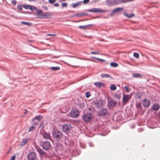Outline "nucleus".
I'll use <instances>...</instances> for the list:
<instances>
[{
  "instance_id": "obj_1",
  "label": "nucleus",
  "mask_w": 160,
  "mask_h": 160,
  "mask_svg": "<svg viewBox=\"0 0 160 160\" xmlns=\"http://www.w3.org/2000/svg\"><path fill=\"white\" fill-rule=\"evenodd\" d=\"M130 1L131 0H107L106 2L109 5H113Z\"/></svg>"
},
{
  "instance_id": "obj_2",
  "label": "nucleus",
  "mask_w": 160,
  "mask_h": 160,
  "mask_svg": "<svg viewBox=\"0 0 160 160\" xmlns=\"http://www.w3.org/2000/svg\"><path fill=\"white\" fill-rule=\"evenodd\" d=\"M62 133L58 129H56L52 131V137L55 140H60L62 137Z\"/></svg>"
},
{
  "instance_id": "obj_3",
  "label": "nucleus",
  "mask_w": 160,
  "mask_h": 160,
  "mask_svg": "<svg viewBox=\"0 0 160 160\" xmlns=\"http://www.w3.org/2000/svg\"><path fill=\"white\" fill-rule=\"evenodd\" d=\"M42 148L45 150H48L51 149V147L49 142L45 141L42 142L41 145Z\"/></svg>"
},
{
  "instance_id": "obj_4",
  "label": "nucleus",
  "mask_w": 160,
  "mask_h": 160,
  "mask_svg": "<svg viewBox=\"0 0 160 160\" xmlns=\"http://www.w3.org/2000/svg\"><path fill=\"white\" fill-rule=\"evenodd\" d=\"M95 105L97 109H99L104 107V103L102 99L96 100L95 102Z\"/></svg>"
},
{
  "instance_id": "obj_5",
  "label": "nucleus",
  "mask_w": 160,
  "mask_h": 160,
  "mask_svg": "<svg viewBox=\"0 0 160 160\" xmlns=\"http://www.w3.org/2000/svg\"><path fill=\"white\" fill-rule=\"evenodd\" d=\"M108 110L107 108H102L100 109L98 112V116L99 117H103L108 114Z\"/></svg>"
},
{
  "instance_id": "obj_6",
  "label": "nucleus",
  "mask_w": 160,
  "mask_h": 160,
  "mask_svg": "<svg viewBox=\"0 0 160 160\" xmlns=\"http://www.w3.org/2000/svg\"><path fill=\"white\" fill-rule=\"evenodd\" d=\"M71 125L68 124H65L63 125L62 128L63 132L67 133L68 132L72 129Z\"/></svg>"
},
{
  "instance_id": "obj_7",
  "label": "nucleus",
  "mask_w": 160,
  "mask_h": 160,
  "mask_svg": "<svg viewBox=\"0 0 160 160\" xmlns=\"http://www.w3.org/2000/svg\"><path fill=\"white\" fill-rule=\"evenodd\" d=\"M36 158V153L34 152H31L27 155L28 160H35Z\"/></svg>"
},
{
  "instance_id": "obj_8",
  "label": "nucleus",
  "mask_w": 160,
  "mask_h": 160,
  "mask_svg": "<svg viewBox=\"0 0 160 160\" xmlns=\"http://www.w3.org/2000/svg\"><path fill=\"white\" fill-rule=\"evenodd\" d=\"M36 149L38 153L41 156L46 157L47 156V153L38 146L36 147Z\"/></svg>"
},
{
  "instance_id": "obj_9",
  "label": "nucleus",
  "mask_w": 160,
  "mask_h": 160,
  "mask_svg": "<svg viewBox=\"0 0 160 160\" xmlns=\"http://www.w3.org/2000/svg\"><path fill=\"white\" fill-rule=\"evenodd\" d=\"M88 11L90 12L94 13L105 12H106V10H102L98 8H92L89 9Z\"/></svg>"
},
{
  "instance_id": "obj_10",
  "label": "nucleus",
  "mask_w": 160,
  "mask_h": 160,
  "mask_svg": "<svg viewBox=\"0 0 160 160\" xmlns=\"http://www.w3.org/2000/svg\"><path fill=\"white\" fill-rule=\"evenodd\" d=\"M92 118V116L90 114H87L84 115L82 117V119L85 122H88L90 121Z\"/></svg>"
},
{
  "instance_id": "obj_11",
  "label": "nucleus",
  "mask_w": 160,
  "mask_h": 160,
  "mask_svg": "<svg viewBox=\"0 0 160 160\" xmlns=\"http://www.w3.org/2000/svg\"><path fill=\"white\" fill-rule=\"evenodd\" d=\"M79 112L76 109H73L70 113V116L73 118L77 117L79 115Z\"/></svg>"
},
{
  "instance_id": "obj_12",
  "label": "nucleus",
  "mask_w": 160,
  "mask_h": 160,
  "mask_svg": "<svg viewBox=\"0 0 160 160\" xmlns=\"http://www.w3.org/2000/svg\"><path fill=\"white\" fill-rule=\"evenodd\" d=\"M151 104L150 101L147 99H145L142 102V105L143 107L147 108L149 107Z\"/></svg>"
},
{
  "instance_id": "obj_13",
  "label": "nucleus",
  "mask_w": 160,
  "mask_h": 160,
  "mask_svg": "<svg viewBox=\"0 0 160 160\" xmlns=\"http://www.w3.org/2000/svg\"><path fill=\"white\" fill-rule=\"evenodd\" d=\"M42 135L43 138L47 140H50L51 137L49 133L46 132H44L42 133Z\"/></svg>"
},
{
  "instance_id": "obj_14",
  "label": "nucleus",
  "mask_w": 160,
  "mask_h": 160,
  "mask_svg": "<svg viewBox=\"0 0 160 160\" xmlns=\"http://www.w3.org/2000/svg\"><path fill=\"white\" fill-rule=\"evenodd\" d=\"M123 9L122 8H118L113 9L110 15L111 16L113 15L115 13H117L121 11Z\"/></svg>"
},
{
  "instance_id": "obj_15",
  "label": "nucleus",
  "mask_w": 160,
  "mask_h": 160,
  "mask_svg": "<svg viewBox=\"0 0 160 160\" xmlns=\"http://www.w3.org/2000/svg\"><path fill=\"white\" fill-rule=\"evenodd\" d=\"M108 105L111 107H113L116 104V102L113 99L108 101Z\"/></svg>"
},
{
  "instance_id": "obj_16",
  "label": "nucleus",
  "mask_w": 160,
  "mask_h": 160,
  "mask_svg": "<svg viewBox=\"0 0 160 160\" xmlns=\"http://www.w3.org/2000/svg\"><path fill=\"white\" fill-rule=\"evenodd\" d=\"M36 12H37V13L36 15V16H37V18H42V15L43 13L42 12V11L40 9H37L36 10Z\"/></svg>"
},
{
  "instance_id": "obj_17",
  "label": "nucleus",
  "mask_w": 160,
  "mask_h": 160,
  "mask_svg": "<svg viewBox=\"0 0 160 160\" xmlns=\"http://www.w3.org/2000/svg\"><path fill=\"white\" fill-rule=\"evenodd\" d=\"M131 97L129 95H123L122 98V101L124 102H126Z\"/></svg>"
},
{
  "instance_id": "obj_18",
  "label": "nucleus",
  "mask_w": 160,
  "mask_h": 160,
  "mask_svg": "<svg viewBox=\"0 0 160 160\" xmlns=\"http://www.w3.org/2000/svg\"><path fill=\"white\" fill-rule=\"evenodd\" d=\"M92 26V24H89L84 26H78V28L82 30H86L87 29H88L90 26Z\"/></svg>"
},
{
  "instance_id": "obj_19",
  "label": "nucleus",
  "mask_w": 160,
  "mask_h": 160,
  "mask_svg": "<svg viewBox=\"0 0 160 160\" xmlns=\"http://www.w3.org/2000/svg\"><path fill=\"white\" fill-rule=\"evenodd\" d=\"M160 107L159 104L155 103L152 106V108L154 111H157L159 109Z\"/></svg>"
},
{
  "instance_id": "obj_20",
  "label": "nucleus",
  "mask_w": 160,
  "mask_h": 160,
  "mask_svg": "<svg viewBox=\"0 0 160 160\" xmlns=\"http://www.w3.org/2000/svg\"><path fill=\"white\" fill-rule=\"evenodd\" d=\"M43 117L41 115H39L35 116L32 119V121H34L35 120H37L38 121H40L42 119Z\"/></svg>"
},
{
  "instance_id": "obj_21",
  "label": "nucleus",
  "mask_w": 160,
  "mask_h": 160,
  "mask_svg": "<svg viewBox=\"0 0 160 160\" xmlns=\"http://www.w3.org/2000/svg\"><path fill=\"white\" fill-rule=\"evenodd\" d=\"M87 15V13L85 12H82V13H78L76 14H75L74 16V17H82L83 16H86Z\"/></svg>"
},
{
  "instance_id": "obj_22",
  "label": "nucleus",
  "mask_w": 160,
  "mask_h": 160,
  "mask_svg": "<svg viewBox=\"0 0 160 160\" xmlns=\"http://www.w3.org/2000/svg\"><path fill=\"white\" fill-rule=\"evenodd\" d=\"M51 16V14H49L48 13H43V14L42 15V18H49Z\"/></svg>"
},
{
  "instance_id": "obj_23",
  "label": "nucleus",
  "mask_w": 160,
  "mask_h": 160,
  "mask_svg": "<svg viewBox=\"0 0 160 160\" xmlns=\"http://www.w3.org/2000/svg\"><path fill=\"white\" fill-rule=\"evenodd\" d=\"M94 84L98 88L104 86V84L103 83L101 82H96L94 83Z\"/></svg>"
},
{
  "instance_id": "obj_24",
  "label": "nucleus",
  "mask_w": 160,
  "mask_h": 160,
  "mask_svg": "<svg viewBox=\"0 0 160 160\" xmlns=\"http://www.w3.org/2000/svg\"><path fill=\"white\" fill-rule=\"evenodd\" d=\"M133 78H142V76L141 74L139 73H133L132 74Z\"/></svg>"
},
{
  "instance_id": "obj_25",
  "label": "nucleus",
  "mask_w": 160,
  "mask_h": 160,
  "mask_svg": "<svg viewBox=\"0 0 160 160\" xmlns=\"http://www.w3.org/2000/svg\"><path fill=\"white\" fill-rule=\"evenodd\" d=\"M124 15L128 18H132L135 15L134 14H133V13L129 14L127 13H124Z\"/></svg>"
},
{
  "instance_id": "obj_26",
  "label": "nucleus",
  "mask_w": 160,
  "mask_h": 160,
  "mask_svg": "<svg viewBox=\"0 0 160 160\" xmlns=\"http://www.w3.org/2000/svg\"><path fill=\"white\" fill-rule=\"evenodd\" d=\"M60 68L59 66L52 67L50 68V69L52 71H56L59 70Z\"/></svg>"
},
{
  "instance_id": "obj_27",
  "label": "nucleus",
  "mask_w": 160,
  "mask_h": 160,
  "mask_svg": "<svg viewBox=\"0 0 160 160\" xmlns=\"http://www.w3.org/2000/svg\"><path fill=\"white\" fill-rule=\"evenodd\" d=\"M28 142V139L25 138L23 139L21 144V146L24 145Z\"/></svg>"
},
{
  "instance_id": "obj_28",
  "label": "nucleus",
  "mask_w": 160,
  "mask_h": 160,
  "mask_svg": "<svg viewBox=\"0 0 160 160\" xmlns=\"http://www.w3.org/2000/svg\"><path fill=\"white\" fill-rule=\"evenodd\" d=\"M101 76L102 78H110L111 77L109 74L107 73H102L101 75Z\"/></svg>"
},
{
  "instance_id": "obj_29",
  "label": "nucleus",
  "mask_w": 160,
  "mask_h": 160,
  "mask_svg": "<svg viewBox=\"0 0 160 160\" xmlns=\"http://www.w3.org/2000/svg\"><path fill=\"white\" fill-rule=\"evenodd\" d=\"M110 66L113 67H116L118 66V64L115 62H112L110 63Z\"/></svg>"
},
{
  "instance_id": "obj_30",
  "label": "nucleus",
  "mask_w": 160,
  "mask_h": 160,
  "mask_svg": "<svg viewBox=\"0 0 160 160\" xmlns=\"http://www.w3.org/2000/svg\"><path fill=\"white\" fill-rule=\"evenodd\" d=\"M28 9L32 11H33L34 9L37 10V8L36 7H34L32 6L29 5L28 8Z\"/></svg>"
},
{
  "instance_id": "obj_31",
  "label": "nucleus",
  "mask_w": 160,
  "mask_h": 160,
  "mask_svg": "<svg viewBox=\"0 0 160 160\" xmlns=\"http://www.w3.org/2000/svg\"><path fill=\"white\" fill-rule=\"evenodd\" d=\"M110 89L111 90H115L116 89V87L115 85L112 84L110 86Z\"/></svg>"
},
{
  "instance_id": "obj_32",
  "label": "nucleus",
  "mask_w": 160,
  "mask_h": 160,
  "mask_svg": "<svg viewBox=\"0 0 160 160\" xmlns=\"http://www.w3.org/2000/svg\"><path fill=\"white\" fill-rule=\"evenodd\" d=\"M35 126H32L29 127L28 130V132H30L31 131H32L35 130Z\"/></svg>"
},
{
  "instance_id": "obj_33",
  "label": "nucleus",
  "mask_w": 160,
  "mask_h": 160,
  "mask_svg": "<svg viewBox=\"0 0 160 160\" xmlns=\"http://www.w3.org/2000/svg\"><path fill=\"white\" fill-rule=\"evenodd\" d=\"M21 23L23 24L28 26H30L32 25V23L29 22H21Z\"/></svg>"
},
{
  "instance_id": "obj_34",
  "label": "nucleus",
  "mask_w": 160,
  "mask_h": 160,
  "mask_svg": "<svg viewBox=\"0 0 160 160\" xmlns=\"http://www.w3.org/2000/svg\"><path fill=\"white\" fill-rule=\"evenodd\" d=\"M93 58H95L98 60H99V61H102V62H105V60H104V59H100V58H96V57H92Z\"/></svg>"
},
{
  "instance_id": "obj_35",
  "label": "nucleus",
  "mask_w": 160,
  "mask_h": 160,
  "mask_svg": "<svg viewBox=\"0 0 160 160\" xmlns=\"http://www.w3.org/2000/svg\"><path fill=\"white\" fill-rule=\"evenodd\" d=\"M133 56L137 58H138L139 57V54L138 53L136 52H134L133 53Z\"/></svg>"
},
{
  "instance_id": "obj_36",
  "label": "nucleus",
  "mask_w": 160,
  "mask_h": 160,
  "mask_svg": "<svg viewBox=\"0 0 160 160\" xmlns=\"http://www.w3.org/2000/svg\"><path fill=\"white\" fill-rule=\"evenodd\" d=\"M136 107L137 108H140V109H141L142 108L141 104L140 103L137 104Z\"/></svg>"
},
{
  "instance_id": "obj_37",
  "label": "nucleus",
  "mask_w": 160,
  "mask_h": 160,
  "mask_svg": "<svg viewBox=\"0 0 160 160\" xmlns=\"http://www.w3.org/2000/svg\"><path fill=\"white\" fill-rule=\"evenodd\" d=\"M124 89H125L126 92H129V88L127 86H125L124 87Z\"/></svg>"
},
{
  "instance_id": "obj_38",
  "label": "nucleus",
  "mask_w": 160,
  "mask_h": 160,
  "mask_svg": "<svg viewBox=\"0 0 160 160\" xmlns=\"http://www.w3.org/2000/svg\"><path fill=\"white\" fill-rule=\"evenodd\" d=\"M67 3L66 2L62 3L61 4V5L62 7H66L67 6Z\"/></svg>"
},
{
  "instance_id": "obj_39",
  "label": "nucleus",
  "mask_w": 160,
  "mask_h": 160,
  "mask_svg": "<svg viewBox=\"0 0 160 160\" xmlns=\"http://www.w3.org/2000/svg\"><path fill=\"white\" fill-rule=\"evenodd\" d=\"M91 96V94L89 92H86V97L88 98Z\"/></svg>"
},
{
  "instance_id": "obj_40",
  "label": "nucleus",
  "mask_w": 160,
  "mask_h": 160,
  "mask_svg": "<svg viewBox=\"0 0 160 160\" xmlns=\"http://www.w3.org/2000/svg\"><path fill=\"white\" fill-rule=\"evenodd\" d=\"M29 5L24 4L23 6V7L26 9H28L29 6Z\"/></svg>"
},
{
  "instance_id": "obj_41",
  "label": "nucleus",
  "mask_w": 160,
  "mask_h": 160,
  "mask_svg": "<svg viewBox=\"0 0 160 160\" xmlns=\"http://www.w3.org/2000/svg\"><path fill=\"white\" fill-rule=\"evenodd\" d=\"M115 97L117 99H120L121 98V95L119 94H116L115 95Z\"/></svg>"
},
{
  "instance_id": "obj_42",
  "label": "nucleus",
  "mask_w": 160,
  "mask_h": 160,
  "mask_svg": "<svg viewBox=\"0 0 160 160\" xmlns=\"http://www.w3.org/2000/svg\"><path fill=\"white\" fill-rule=\"evenodd\" d=\"M11 3L12 5L15 6L16 4V0H12L11 1Z\"/></svg>"
},
{
  "instance_id": "obj_43",
  "label": "nucleus",
  "mask_w": 160,
  "mask_h": 160,
  "mask_svg": "<svg viewBox=\"0 0 160 160\" xmlns=\"http://www.w3.org/2000/svg\"><path fill=\"white\" fill-rule=\"evenodd\" d=\"M56 0H48V2L50 4H53L56 1Z\"/></svg>"
},
{
  "instance_id": "obj_44",
  "label": "nucleus",
  "mask_w": 160,
  "mask_h": 160,
  "mask_svg": "<svg viewBox=\"0 0 160 160\" xmlns=\"http://www.w3.org/2000/svg\"><path fill=\"white\" fill-rule=\"evenodd\" d=\"M17 8L18 9H20V10H22V5H18L17 6Z\"/></svg>"
},
{
  "instance_id": "obj_45",
  "label": "nucleus",
  "mask_w": 160,
  "mask_h": 160,
  "mask_svg": "<svg viewBox=\"0 0 160 160\" xmlns=\"http://www.w3.org/2000/svg\"><path fill=\"white\" fill-rule=\"evenodd\" d=\"M89 0H83V2L84 4H86L88 2Z\"/></svg>"
},
{
  "instance_id": "obj_46",
  "label": "nucleus",
  "mask_w": 160,
  "mask_h": 160,
  "mask_svg": "<svg viewBox=\"0 0 160 160\" xmlns=\"http://www.w3.org/2000/svg\"><path fill=\"white\" fill-rule=\"evenodd\" d=\"M88 144L90 147H93L94 146L93 143L91 142H89Z\"/></svg>"
},
{
  "instance_id": "obj_47",
  "label": "nucleus",
  "mask_w": 160,
  "mask_h": 160,
  "mask_svg": "<svg viewBox=\"0 0 160 160\" xmlns=\"http://www.w3.org/2000/svg\"><path fill=\"white\" fill-rule=\"evenodd\" d=\"M72 7L73 8H76V7L78 6L77 3H72Z\"/></svg>"
},
{
  "instance_id": "obj_48",
  "label": "nucleus",
  "mask_w": 160,
  "mask_h": 160,
  "mask_svg": "<svg viewBox=\"0 0 160 160\" xmlns=\"http://www.w3.org/2000/svg\"><path fill=\"white\" fill-rule=\"evenodd\" d=\"M91 54H99V53L98 52H91Z\"/></svg>"
},
{
  "instance_id": "obj_49",
  "label": "nucleus",
  "mask_w": 160,
  "mask_h": 160,
  "mask_svg": "<svg viewBox=\"0 0 160 160\" xmlns=\"http://www.w3.org/2000/svg\"><path fill=\"white\" fill-rule=\"evenodd\" d=\"M82 1H78V2H76V3H77V5H80L81 4V3L82 2Z\"/></svg>"
},
{
  "instance_id": "obj_50",
  "label": "nucleus",
  "mask_w": 160,
  "mask_h": 160,
  "mask_svg": "<svg viewBox=\"0 0 160 160\" xmlns=\"http://www.w3.org/2000/svg\"><path fill=\"white\" fill-rule=\"evenodd\" d=\"M15 156H13L12 157L10 160H15Z\"/></svg>"
},
{
  "instance_id": "obj_51",
  "label": "nucleus",
  "mask_w": 160,
  "mask_h": 160,
  "mask_svg": "<svg viewBox=\"0 0 160 160\" xmlns=\"http://www.w3.org/2000/svg\"><path fill=\"white\" fill-rule=\"evenodd\" d=\"M53 5L55 7H58L59 6V4L58 3H57L54 4Z\"/></svg>"
},
{
  "instance_id": "obj_52",
  "label": "nucleus",
  "mask_w": 160,
  "mask_h": 160,
  "mask_svg": "<svg viewBox=\"0 0 160 160\" xmlns=\"http://www.w3.org/2000/svg\"><path fill=\"white\" fill-rule=\"evenodd\" d=\"M48 35L49 36H56V35L55 34H48Z\"/></svg>"
},
{
  "instance_id": "obj_53",
  "label": "nucleus",
  "mask_w": 160,
  "mask_h": 160,
  "mask_svg": "<svg viewBox=\"0 0 160 160\" xmlns=\"http://www.w3.org/2000/svg\"><path fill=\"white\" fill-rule=\"evenodd\" d=\"M142 130L143 129L142 128H140L138 129V131L140 132L142 131Z\"/></svg>"
},
{
  "instance_id": "obj_54",
  "label": "nucleus",
  "mask_w": 160,
  "mask_h": 160,
  "mask_svg": "<svg viewBox=\"0 0 160 160\" xmlns=\"http://www.w3.org/2000/svg\"><path fill=\"white\" fill-rule=\"evenodd\" d=\"M43 8H44V9L46 10H47L48 9V8L46 7V6H45L44 7H43Z\"/></svg>"
},
{
  "instance_id": "obj_55",
  "label": "nucleus",
  "mask_w": 160,
  "mask_h": 160,
  "mask_svg": "<svg viewBox=\"0 0 160 160\" xmlns=\"http://www.w3.org/2000/svg\"><path fill=\"white\" fill-rule=\"evenodd\" d=\"M33 124L35 125H36L37 124V122H34Z\"/></svg>"
},
{
  "instance_id": "obj_56",
  "label": "nucleus",
  "mask_w": 160,
  "mask_h": 160,
  "mask_svg": "<svg viewBox=\"0 0 160 160\" xmlns=\"http://www.w3.org/2000/svg\"><path fill=\"white\" fill-rule=\"evenodd\" d=\"M42 1H44V0H42Z\"/></svg>"
}]
</instances>
